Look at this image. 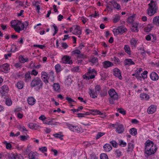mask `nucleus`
<instances>
[{"instance_id": "de8ad7c7", "label": "nucleus", "mask_w": 159, "mask_h": 159, "mask_svg": "<svg viewBox=\"0 0 159 159\" xmlns=\"http://www.w3.org/2000/svg\"><path fill=\"white\" fill-rule=\"evenodd\" d=\"M29 22L28 21H26L23 23H21V25L22 28H23V30H24V29L25 27H27L29 25Z\"/></svg>"}, {"instance_id": "0e129e2a", "label": "nucleus", "mask_w": 159, "mask_h": 159, "mask_svg": "<svg viewBox=\"0 0 159 159\" xmlns=\"http://www.w3.org/2000/svg\"><path fill=\"white\" fill-rule=\"evenodd\" d=\"M52 121L51 120L48 121L47 120H45V121H43V123L44 124H46L48 125H55L54 124H52Z\"/></svg>"}, {"instance_id": "49530a36", "label": "nucleus", "mask_w": 159, "mask_h": 159, "mask_svg": "<svg viewBox=\"0 0 159 159\" xmlns=\"http://www.w3.org/2000/svg\"><path fill=\"white\" fill-rule=\"evenodd\" d=\"M101 159H108L107 155L106 153H102L100 155Z\"/></svg>"}, {"instance_id": "9d476101", "label": "nucleus", "mask_w": 159, "mask_h": 159, "mask_svg": "<svg viewBox=\"0 0 159 159\" xmlns=\"http://www.w3.org/2000/svg\"><path fill=\"white\" fill-rule=\"evenodd\" d=\"M41 79L43 81L45 84L48 83V74L45 71H42L41 73Z\"/></svg>"}, {"instance_id": "4d7b16f0", "label": "nucleus", "mask_w": 159, "mask_h": 159, "mask_svg": "<svg viewBox=\"0 0 159 159\" xmlns=\"http://www.w3.org/2000/svg\"><path fill=\"white\" fill-rule=\"evenodd\" d=\"M20 139L23 141H25L28 139L29 136H26L25 135H21L20 136Z\"/></svg>"}, {"instance_id": "e433bc0d", "label": "nucleus", "mask_w": 159, "mask_h": 159, "mask_svg": "<svg viewBox=\"0 0 159 159\" xmlns=\"http://www.w3.org/2000/svg\"><path fill=\"white\" fill-rule=\"evenodd\" d=\"M113 6L114 8L116 9H117L119 10L120 9V5L117 3L114 2L112 3Z\"/></svg>"}, {"instance_id": "473e14b6", "label": "nucleus", "mask_w": 159, "mask_h": 159, "mask_svg": "<svg viewBox=\"0 0 159 159\" xmlns=\"http://www.w3.org/2000/svg\"><path fill=\"white\" fill-rule=\"evenodd\" d=\"M152 26L151 25L148 24L147 26L144 28V31L146 32H150L152 29Z\"/></svg>"}, {"instance_id": "052dcab7", "label": "nucleus", "mask_w": 159, "mask_h": 159, "mask_svg": "<svg viewBox=\"0 0 159 159\" xmlns=\"http://www.w3.org/2000/svg\"><path fill=\"white\" fill-rule=\"evenodd\" d=\"M120 146L122 147H124L126 145V143L123 140H120L119 142Z\"/></svg>"}, {"instance_id": "7ed1b4c3", "label": "nucleus", "mask_w": 159, "mask_h": 159, "mask_svg": "<svg viewBox=\"0 0 159 159\" xmlns=\"http://www.w3.org/2000/svg\"><path fill=\"white\" fill-rule=\"evenodd\" d=\"M11 27L13 28L16 32L20 33L21 31L23 30L21 21L18 20H13L11 21Z\"/></svg>"}, {"instance_id": "58836bf2", "label": "nucleus", "mask_w": 159, "mask_h": 159, "mask_svg": "<svg viewBox=\"0 0 159 159\" xmlns=\"http://www.w3.org/2000/svg\"><path fill=\"white\" fill-rule=\"evenodd\" d=\"M3 143L6 145V147L7 149H9L11 148L12 146L10 143H7L6 141H4Z\"/></svg>"}, {"instance_id": "c85d7f7f", "label": "nucleus", "mask_w": 159, "mask_h": 159, "mask_svg": "<svg viewBox=\"0 0 159 159\" xmlns=\"http://www.w3.org/2000/svg\"><path fill=\"white\" fill-rule=\"evenodd\" d=\"M53 87L54 90L55 91H59L60 90V87L58 83H55L53 84Z\"/></svg>"}, {"instance_id": "a18cd8bd", "label": "nucleus", "mask_w": 159, "mask_h": 159, "mask_svg": "<svg viewBox=\"0 0 159 159\" xmlns=\"http://www.w3.org/2000/svg\"><path fill=\"white\" fill-rule=\"evenodd\" d=\"M112 60L115 62V63L116 64H119L120 61L119 59L116 57H114L112 58Z\"/></svg>"}, {"instance_id": "f03ea898", "label": "nucleus", "mask_w": 159, "mask_h": 159, "mask_svg": "<svg viewBox=\"0 0 159 159\" xmlns=\"http://www.w3.org/2000/svg\"><path fill=\"white\" fill-rule=\"evenodd\" d=\"M108 94L110 96L109 99V102L110 103L114 104L115 101L118 99V95L114 89H111L108 91Z\"/></svg>"}, {"instance_id": "cd10ccee", "label": "nucleus", "mask_w": 159, "mask_h": 159, "mask_svg": "<svg viewBox=\"0 0 159 159\" xmlns=\"http://www.w3.org/2000/svg\"><path fill=\"white\" fill-rule=\"evenodd\" d=\"M36 153L32 152H30L28 155V157L29 159H38L36 157Z\"/></svg>"}, {"instance_id": "2f4dec72", "label": "nucleus", "mask_w": 159, "mask_h": 159, "mask_svg": "<svg viewBox=\"0 0 159 159\" xmlns=\"http://www.w3.org/2000/svg\"><path fill=\"white\" fill-rule=\"evenodd\" d=\"M153 22L155 25H159V16H157L153 18Z\"/></svg>"}, {"instance_id": "5fc2aeb1", "label": "nucleus", "mask_w": 159, "mask_h": 159, "mask_svg": "<svg viewBox=\"0 0 159 159\" xmlns=\"http://www.w3.org/2000/svg\"><path fill=\"white\" fill-rule=\"evenodd\" d=\"M120 20V16L117 15H116L114 18L113 21L115 23H116L118 22Z\"/></svg>"}, {"instance_id": "3c124183", "label": "nucleus", "mask_w": 159, "mask_h": 159, "mask_svg": "<svg viewBox=\"0 0 159 159\" xmlns=\"http://www.w3.org/2000/svg\"><path fill=\"white\" fill-rule=\"evenodd\" d=\"M83 109V107L82 106H80L77 109H72L71 110V111H73L75 112H78L80 110H81Z\"/></svg>"}, {"instance_id": "423d86ee", "label": "nucleus", "mask_w": 159, "mask_h": 159, "mask_svg": "<svg viewBox=\"0 0 159 159\" xmlns=\"http://www.w3.org/2000/svg\"><path fill=\"white\" fill-rule=\"evenodd\" d=\"M145 150L149 149L152 148V149H157L156 147L154 145L153 142L150 140H147L145 143Z\"/></svg>"}, {"instance_id": "412c9836", "label": "nucleus", "mask_w": 159, "mask_h": 159, "mask_svg": "<svg viewBox=\"0 0 159 159\" xmlns=\"http://www.w3.org/2000/svg\"><path fill=\"white\" fill-rule=\"evenodd\" d=\"M30 72L29 71L25 73V81L26 82H28L31 79V77L30 75Z\"/></svg>"}, {"instance_id": "4c0bfd02", "label": "nucleus", "mask_w": 159, "mask_h": 159, "mask_svg": "<svg viewBox=\"0 0 159 159\" xmlns=\"http://www.w3.org/2000/svg\"><path fill=\"white\" fill-rule=\"evenodd\" d=\"M105 134V133L103 132H99L95 137V139L97 140L100 138L101 137L103 136Z\"/></svg>"}, {"instance_id": "39448f33", "label": "nucleus", "mask_w": 159, "mask_h": 159, "mask_svg": "<svg viewBox=\"0 0 159 159\" xmlns=\"http://www.w3.org/2000/svg\"><path fill=\"white\" fill-rule=\"evenodd\" d=\"M43 83L41 79L38 77H36L32 81L30 86L32 87L37 86L39 89L41 88L43 86Z\"/></svg>"}, {"instance_id": "c756f323", "label": "nucleus", "mask_w": 159, "mask_h": 159, "mask_svg": "<svg viewBox=\"0 0 159 159\" xmlns=\"http://www.w3.org/2000/svg\"><path fill=\"white\" fill-rule=\"evenodd\" d=\"M130 134L131 135L135 136L137 134V129L134 128H131L130 129Z\"/></svg>"}, {"instance_id": "13d9d810", "label": "nucleus", "mask_w": 159, "mask_h": 159, "mask_svg": "<svg viewBox=\"0 0 159 159\" xmlns=\"http://www.w3.org/2000/svg\"><path fill=\"white\" fill-rule=\"evenodd\" d=\"M112 146L114 148H116L118 146V144L115 140H112L110 142Z\"/></svg>"}, {"instance_id": "b1692460", "label": "nucleus", "mask_w": 159, "mask_h": 159, "mask_svg": "<svg viewBox=\"0 0 159 159\" xmlns=\"http://www.w3.org/2000/svg\"><path fill=\"white\" fill-rule=\"evenodd\" d=\"M103 148L104 150L107 152L110 151L112 149V147L108 143L105 144L103 147Z\"/></svg>"}, {"instance_id": "774afa93", "label": "nucleus", "mask_w": 159, "mask_h": 159, "mask_svg": "<svg viewBox=\"0 0 159 159\" xmlns=\"http://www.w3.org/2000/svg\"><path fill=\"white\" fill-rule=\"evenodd\" d=\"M142 69L141 68H138L135 70V72L137 75H139L140 73L142 71Z\"/></svg>"}, {"instance_id": "1a4fd4ad", "label": "nucleus", "mask_w": 159, "mask_h": 159, "mask_svg": "<svg viewBox=\"0 0 159 159\" xmlns=\"http://www.w3.org/2000/svg\"><path fill=\"white\" fill-rule=\"evenodd\" d=\"M62 61L63 63L65 64L68 63L70 64H71L73 63L71 58L68 56H64L62 58Z\"/></svg>"}, {"instance_id": "6ab92c4d", "label": "nucleus", "mask_w": 159, "mask_h": 159, "mask_svg": "<svg viewBox=\"0 0 159 159\" xmlns=\"http://www.w3.org/2000/svg\"><path fill=\"white\" fill-rule=\"evenodd\" d=\"M149 149L145 150V153L148 156L154 154L157 149H152V148Z\"/></svg>"}, {"instance_id": "dca6fc26", "label": "nucleus", "mask_w": 159, "mask_h": 159, "mask_svg": "<svg viewBox=\"0 0 159 159\" xmlns=\"http://www.w3.org/2000/svg\"><path fill=\"white\" fill-rule=\"evenodd\" d=\"M116 132L118 134H121L124 131V128L123 125L119 124L116 128Z\"/></svg>"}, {"instance_id": "f8f14e48", "label": "nucleus", "mask_w": 159, "mask_h": 159, "mask_svg": "<svg viewBox=\"0 0 159 159\" xmlns=\"http://www.w3.org/2000/svg\"><path fill=\"white\" fill-rule=\"evenodd\" d=\"M150 78L152 80L156 81L159 79V77L157 74L154 71L152 72L150 75Z\"/></svg>"}, {"instance_id": "4be33fe9", "label": "nucleus", "mask_w": 159, "mask_h": 159, "mask_svg": "<svg viewBox=\"0 0 159 159\" xmlns=\"http://www.w3.org/2000/svg\"><path fill=\"white\" fill-rule=\"evenodd\" d=\"M89 62H91L93 65H96V66H98V60L96 57H93L89 60Z\"/></svg>"}, {"instance_id": "20e7f679", "label": "nucleus", "mask_w": 159, "mask_h": 159, "mask_svg": "<svg viewBox=\"0 0 159 159\" xmlns=\"http://www.w3.org/2000/svg\"><path fill=\"white\" fill-rule=\"evenodd\" d=\"M141 26V24L138 22L134 21H130V29L132 32L137 33L139 31V28Z\"/></svg>"}, {"instance_id": "79ce46f5", "label": "nucleus", "mask_w": 159, "mask_h": 159, "mask_svg": "<svg viewBox=\"0 0 159 159\" xmlns=\"http://www.w3.org/2000/svg\"><path fill=\"white\" fill-rule=\"evenodd\" d=\"M53 136L57 138H59L61 140H63V138H62V137L63 136L62 135H61L60 134H54L53 135Z\"/></svg>"}, {"instance_id": "603ef678", "label": "nucleus", "mask_w": 159, "mask_h": 159, "mask_svg": "<svg viewBox=\"0 0 159 159\" xmlns=\"http://www.w3.org/2000/svg\"><path fill=\"white\" fill-rule=\"evenodd\" d=\"M117 111H118L120 113L122 114L123 115H125L126 114V112L123 109L118 108L117 109Z\"/></svg>"}, {"instance_id": "864d4df0", "label": "nucleus", "mask_w": 159, "mask_h": 159, "mask_svg": "<svg viewBox=\"0 0 159 159\" xmlns=\"http://www.w3.org/2000/svg\"><path fill=\"white\" fill-rule=\"evenodd\" d=\"M39 150L42 152L43 153L47 151V148L46 147H42L39 148Z\"/></svg>"}, {"instance_id": "aec40b11", "label": "nucleus", "mask_w": 159, "mask_h": 159, "mask_svg": "<svg viewBox=\"0 0 159 159\" xmlns=\"http://www.w3.org/2000/svg\"><path fill=\"white\" fill-rule=\"evenodd\" d=\"M95 75L94 74H86L83 76L84 79H86L87 80H89V79H93L94 78Z\"/></svg>"}, {"instance_id": "8fccbe9b", "label": "nucleus", "mask_w": 159, "mask_h": 159, "mask_svg": "<svg viewBox=\"0 0 159 159\" xmlns=\"http://www.w3.org/2000/svg\"><path fill=\"white\" fill-rule=\"evenodd\" d=\"M20 132L19 131L17 132L16 134H15L13 132H11L10 134V137H17L20 135Z\"/></svg>"}, {"instance_id": "f3484780", "label": "nucleus", "mask_w": 159, "mask_h": 159, "mask_svg": "<svg viewBox=\"0 0 159 159\" xmlns=\"http://www.w3.org/2000/svg\"><path fill=\"white\" fill-rule=\"evenodd\" d=\"M68 127L70 130L74 132H78L79 131L78 130V127L77 126H74L71 125L69 124L68 125Z\"/></svg>"}, {"instance_id": "f704fd0d", "label": "nucleus", "mask_w": 159, "mask_h": 159, "mask_svg": "<svg viewBox=\"0 0 159 159\" xmlns=\"http://www.w3.org/2000/svg\"><path fill=\"white\" fill-rule=\"evenodd\" d=\"M118 31L120 33H122L126 31V29L123 26H120L118 28Z\"/></svg>"}, {"instance_id": "c9c22d12", "label": "nucleus", "mask_w": 159, "mask_h": 159, "mask_svg": "<svg viewBox=\"0 0 159 159\" xmlns=\"http://www.w3.org/2000/svg\"><path fill=\"white\" fill-rule=\"evenodd\" d=\"M5 101L6 104L8 106H11L12 104V102L10 98H6Z\"/></svg>"}, {"instance_id": "6e6d98bb", "label": "nucleus", "mask_w": 159, "mask_h": 159, "mask_svg": "<svg viewBox=\"0 0 159 159\" xmlns=\"http://www.w3.org/2000/svg\"><path fill=\"white\" fill-rule=\"evenodd\" d=\"M48 79L51 80V82H53L54 80V76L53 73L51 74L48 76Z\"/></svg>"}, {"instance_id": "ddd939ff", "label": "nucleus", "mask_w": 159, "mask_h": 159, "mask_svg": "<svg viewBox=\"0 0 159 159\" xmlns=\"http://www.w3.org/2000/svg\"><path fill=\"white\" fill-rule=\"evenodd\" d=\"M9 66V65L7 63L3 64L0 66V70L3 72H6L10 70Z\"/></svg>"}, {"instance_id": "09e8293b", "label": "nucleus", "mask_w": 159, "mask_h": 159, "mask_svg": "<svg viewBox=\"0 0 159 159\" xmlns=\"http://www.w3.org/2000/svg\"><path fill=\"white\" fill-rule=\"evenodd\" d=\"M89 114V113L88 112H86L85 113H79L77 114L78 117H84L85 115H88Z\"/></svg>"}, {"instance_id": "393cba45", "label": "nucleus", "mask_w": 159, "mask_h": 159, "mask_svg": "<svg viewBox=\"0 0 159 159\" xmlns=\"http://www.w3.org/2000/svg\"><path fill=\"white\" fill-rule=\"evenodd\" d=\"M28 126L30 128L32 129H37L39 127V126L36 124L30 123L28 125Z\"/></svg>"}, {"instance_id": "680f3d73", "label": "nucleus", "mask_w": 159, "mask_h": 159, "mask_svg": "<svg viewBox=\"0 0 159 159\" xmlns=\"http://www.w3.org/2000/svg\"><path fill=\"white\" fill-rule=\"evenodd\" d=\"M71 53L73 55H75L77 54L78 55L81 53V52L79 50H75L72 51Z\"/></svg>"}, {"instance_id": "2eb2a0df", "label": "nucleus", "mask_w": 159, "mask_h": 159, "mask_svg": "<svg viewBox=\"0 0 159 159\" xmlns=\"http://www.w3.org/2000/svg\"><path fill=\"white\" fill-rule=\"evenodd\" d=\"M156 106L153 105H151L148 108L147 112L148 114H152L156 111Z\"/></svg>"}, {"instance_id": "e2e57ef3", "label": "nucleus", "mask_w": 159, "mask_h": 159, "mask_svg": "<svg viewBox=\"0 0 159 159\" xmlns=\"http://www.w3.org/2000/svg\"><path fill=\"white\" fill-rule=\"evenodd\" d=\"M125 51L128 54H129V46L128 45H126L124 47Z\"/></svg>"}, {"instance_id": "338daca9", "label": "nucleus", "mask_w": 159, "mask_h": 159, "mask_svg": "<svg viewBox=\"0 0 159 159\" xmlns=\"http://www.w3.org/2000/svg\"><path fill=\"white\" fill-rule=\"evenodd\" d=\"M38 74V72L35 70H33L30 72L31 75H34L36 76Z\"/></svg>"}, {"instance_id": "f257e3e1", "label": "nucleus", "mask_w": 159, "mask_h": 159, "mask_svg": "<svg viewBox=\"0 0 159 159\" xmlns=\"http://www.w3.org/2000/svg\"><path fill=\"white\" fill-rule=\"evenodd\" d=\"M148 6V8L147 9V13L149 16H152L157 12V2L156 1L151 0Z\"/></svg>"}, {"instance_id": "72a5a7b5", "label": "nucleus", "mask_w": 159, "mask_h": 159, "mask_svg": "<svg viewBox=\"0 0 159 159\" xmlns=\"http://www.w3.org/2000/svg\"><path fill=\"white\" fill-rule=\"evenodd\" d=\"M19 60L22 63H24L28 62L29 59L27 58H24L22 56H20L19 57Z\"/></svg>"}, {"instance_id": "5701e85b", "label": "nucleus", "mask_w": 159, "mask_h": 159, "mask_svg": "<svg viewBox=\"0 0 159 159\" xmlns=\"http://www.w3.org/2000/svg\"><path fill=\"white\" fill-rule=\"evenodd\" d=\"M27 101L28 104L30 105H33L36 102V100L33 97H30L28 98Z\"/></svg>"}, {"instance_id": "a211bd4d", "label": "nucleus", "mask_w": 159, "mask_h": 159, "mask_svg": "<svg viewBox=\"0 0 159 159\" xmlns=\"http://www.w3.org/2000/svg\"><path fill=\"white\" fill-rule=\"evenodd\" d=\"M89 93L90 97L92 98H95L97 97L98 93L93 90L89 89Z\"/></svg>"}, {"instance_id": "0eeeda50", "label": "nucleus", "mask_w": 159, "mask_h": 159, "mask_svg": "<svg viewBox=\"0 0 159 159\" xmlns=\"http://www.w3.org/2000/svg\"><path fill=\"white\" fill-rule=\"evenodd\" d=\"M74 30L72 33L76 35H80L82 34V31L80 27L78 25H73Z\"/></svg>"}, {"instance_id": "bf43d9fd", "label": "nucleus", "mask_w": 159, "mask_h": 159, "mask_svg": "<svg viewBox=\"0 0 159 159\" xmlns=\"http://www.w3.org/2000/svg\"><path fill=\"white\" fill-rule=\"evenodd\" d=\"M77 57L79 58L84 59L85 58H86L87 57L86 56L84 55V54L80 53V54L77 55Z\"/></svg>"}, {"instance_id": "69168bd1", "label": "nucleus", "mask_w": 159, "mask_h": 159, "mask_svg": "<svg viewBox=\"0 0 159 159\" xmlns=\"http://www.w3.org/2000/svg\"><path fill=\"white\" fill-rule=\"evenodd\" d=\"M66 99L68 101L69 103L71 104L72 102H74L75 101H74L70 97H67L66 98Z\"/></svg>"}, {"instance_id": "a878e982", "label": "nucleus", "mask_w": 159, "mask_h": 159, "mask_svg": "<svg viewBox=\"0 0 159 159\" xmlns=\"http://www.w3.org/2000/svg\"><path fill=\"white\" fill-rule=\"evenodd\" d=\"M140 97L141 99L146 100H148L149 98V95L144 93H141L140 95Z\"/></svg>"}, {"instance_id": "bb28decb", "label": "nucleus", "mask_w": 159, "mask_h": 159, "mask_svg": "<svg viewBox=\"0 0 159 159\" xmlns=\"http://www.w3.org/2000/svg\"><path fill=\"white\" fill-rule=\"evenodd\" d=\"M24 85V82L22 81H20L17 83L16 86L18 89H21L23 88Z\"/></svg>"}, {"instance_id": "c03bdc74", "label": "nucleus", "mask_w": 159, "mask_h": 159, "mask_svg": "<svg viewBox=\"0 0 159 159\" xmlns=\"http://www.w3.org/2000/svg\"><path fill=\"white\" fill-rule=\"evenodd\" d=\"M13 159H23L21 155H14L13 156Z\"/></svg>"}, {"instance_id": "4468645a", "label": "nucleus", "mask_w": 159, "mask_h": 159, "mask_svg": "<svg viewBox=\"0 0 159 159\" xmlns=\"http://www.w3.org/2000/svg\"><path fill=\"white\" fill-rule=\"evenodd\" d=\"M113 74L115 76L117 77L120 80L122 79V77L121 75L120 70L118 69L115 68L113 69Z\"/></svg>"}, {"instance_id": "9b49d317", "label": "nucleus", "mask_w": 159, "mask_h": 159, "mask_svg": "<svg viewBox=\"0 0 159 159\" xmlns=\"http://www.w3.org/2000/svg\"><path fill=\"white\" fill-rule=\"evenodd\" d=\"M102 64L103 68L105 69L111 67L114 65V64L112 62L108 61L103 62L102 63Z\"/></svg>"}, {"instance_id": "37998d69", "label": "nucleus", "mask_w": 159, "mask_h": 159, "mask_svg": "<svg viewBox=\"0 0 159 159\" xmlns=\"http://www.w3.org/2000/svg\"><path fill=\"white\" fill-rule=\"evenodd\" d=\"M94 89L95 91L98 93L101 90V87L99 85H97L95 87Z\"/></svg>"}, {"instance_id": "ea45409f", "label": "nucleus", "mask_w": 159, "mask_h": 159, "mask_svg": "<svg viewBox=\"0 0 159 159\" xmlns=\"http://www.w3.org/2000/svg\"><path fill=\"white\" fill-rule=\"evenodd\" d=\"M55 69L57 72H59L61 70V66L59 64H57L55 66Z\"/></svg>"}, {"instance_id": "6e6552de", "label": "nucleus", "mask_w": 159, "mask_h": 159, "mask_svg": "<svg viewBox=\"0 0 159 159\" xmlns=\"http://www.w3.org/2000/svg\"><path fill=\"white\" fill-rule=\"evenodd\" d=\"M8 91L9 88L7 85H4L2 86L0 89V92L2 95V97L5 95L6 93H7Z\"/></svg>"}, {"instance_id": "a19ab883", "label": "nucleus", "mask_w": 159, "mask_h": 159, "mask_svg": "<svg viewBox=\"0 0 159 159\" xmlns=\"http://www.w3.org/2000/svg\"><path fill=\"white\" fill-rule=\"evenodd\" d=\"M115 153L116 156L117 157H120L122 155V152L120 151L119 149L116 150L115 152Z\"/></svg>"}, {"instance_id": "7c9ffc66", "label": "nucleus", "mask_w": 159, "mask_h": 159, "mask_svg": "<svg viewBox=\"0 0 159 159\" xmlns=\"http://www.w3.org/2000/svg\"><path fill=\"white\" fill-rule=\"evenodd\" d=\"M137 42V41L134 39L133 38L131 40V45L133 49L134 48H135L136 47Z\"/></svg>"}]
</instances>
